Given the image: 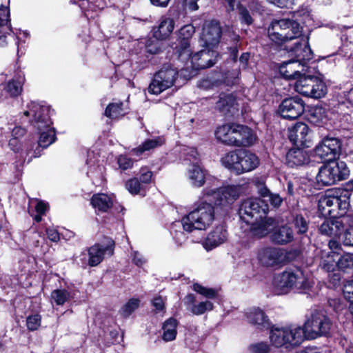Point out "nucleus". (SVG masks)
Masks as SVG:
<instances>
[{
  "label": "nucleus",
  "mask_w": 353,
  "mask_h": 353,
  "mask_svg": "<svg viewBox=\"0 0 353 353\" xmlns=\"http://www.w3.org/2000/svg\"><path fill=\"white\" fill-rule=\"evenodd\" d=\"M122 106V103H112L109 104L105 110V115L112 119H118L123 117L125 112Z\"/></svg>",
  "instance_id": "obj_37"
},
{
  "label": "nucleus",
  "mask_w": 353,
  "mask_h": 353,
  "mask_svg": "<svg viewBox=\"0 0 353 353\" xmlns=\"http://www.w3.org/2000/svg\"><path fill=\"white\" fill-rule=\"evenodd\" d=\"M337 265L343 271L353 268V257L351 254H345L339 259Z\"/></svg>",
  "instance_id": "obj_50"
},
{
  "label": "nucleus",
  "mask_w": 353,
  "mask_h": 353,
  "mask_svg": "<svg viewBox=\"0 0 353 353\" xmlns=\"http://www.w3.org/2000/svg\"><path fill=\"white\" fill-rule=\"evenodd\" d=\"M292 224L298 234H304L308 231L310 221L307 216L296 214L293 216Z\"/></svg>",
  "instance_id": "obj_35"
},
{
  "label": "nucleus",
  "mask_w": 353,
  "mask_h": 353,
  "mask_svg": "<svg viewBox=\"0 0 353 353\" xmlns=\"http://www.w3.org/2000/svg\"><path fill=\"white\" fill-rule=\"evenodd\" d=\"M174 22L172 19L162 17L159 25L154 30V37L159 40L165 39L172 32Z\"/></svg>",
  "instance_id": "obj_28"
},
{
  "label": "nucleus",
  "mask_w": 353,
  "mask_h": 353,
  "mask_svg": "<svg viewBox=\"0 0 353 353\" xmlns=\"http://www.w3.org/2000/svg\"><path fill=\"white\" fill-rule=\"evenodd\" d=\"M214 220V207L207 202H201L182 219L181 223L183 230L190 232L194 230L207 229L212 225Z\"/></svg>",
  "instance_id": "obj_4"
},
{
  "label": "nucleus",
  "mask_w": 353,
  "mask_h": 353,
  "mask_svg": "<svg viewBox=\"0 0 353 353\" xmlns=\"http://www.w3.org/2000/svg\"><path fill=\"white\" fill-rule=\"evenodd\" d=\"M309 133L308 126L301 122L295 123L289 129V139L294 144L305 146Z\"/></svg>",
  "instance_id": "obj_20"
},
{
  "label": "nucleus",
  "mask_w": 353,
  "mask_h": 353,
  "mask_svg": "<svg viewBox=\"0 0 353 353\" xmlns=\"http://www.w3.org/2000/svg\"><path fill=\"white\" fill-rule=\"evenodd\" d=\"M330 327L331 322L329 318L321 312H315L312 314L302 327L303 341L305 339H314L326 335Z\"/></svg>",
  "instance_id": "obj_10"
},
{
  "label": "nucleus",
  "mask_w": 353,
  "mask_h": 353,
  "mask_svg": "<svg viewBox=\"0 0 353 353\" xmlns=\"http://www.w3.org/2000/svg\"><path fill=\"white\" fill-rule=\"evenodd\" d=\"M203 194L209 201L214 205H223L239 198L241 194V188L240 186L231 185L220 189H205Z\"/></svg>",
  "instance_id": "obj_11"
},
{
  "label": "nucleus",
  "mask_w": 353,
  "mask_h": 353,
  "mask_svg": "<svg viewBox=\"0 0 353 353\" xmlns=\"http://www.w3.org/2000/svg\"><path fill=\"white\" fill-rule=\"evenodd\" d=\"M46 131L41 133L38 141L39 147L46 148L52 144L55 140V132L54 129L48 127Z\"/></svg>",
  "instance_id": "obj_42"
},
{
  "label": "nucleus",
  "mask_w": 353,
  "mask_h": 353,
  "mask_svg": "<svg viewBox=\"0 0 353 353\" xmlns=\"http://www.w3.org/2000/svg\"><path fill=\"white\" fill-rule=\"evenodd\" d=\"M140 173V180L141 181V184L144 185V184H148L151 181L152 176V172L151 171L148 170L146 168H142L141 169Z\"/></svg>",
  "instance_id": "obj_57"
},
{
  "label": "nucleus",
  "mask_w": 353,
  "mask_h": 353,
  "mask_svg": "<svg viewBox=\"0 0 353 353\" xmlns=\"http://www.w3.org/2000/svg\"><path fill=\"white\" fill-rule=\"evenodd\" d=\"M127 190L132 194H140L144 196L145 190L143 184H141L137 178L129 179L125 183Z\"/></svg>",
  "instance_id": "obj_43"
},
{
  "label": "nucleus",
  "mask_w": 353,
  "mask_h": 353,
  "mask_svg": "<svg viewBox=\"0 0 353 353\" xmlns=\"http://www.w3.org/2000/svg\"><path fill=\"white\" fill-rule=\"evenodd\" d=\"M114 243L110 240L106 246L101 244H95L88 249V265L94 267L99 265L103 259L105 252L108 251L109 254H113V248Z\"/></svg>",
  "instance_id": "obj_19"
},
{
  "label": "nucleus",
  "mask_w": 353,
  "mask_h": 353,
  "mask_svg": "<svg viewBox=\"0 0 353 353\" xmlns=\"http://www.w3.org/2000/svg\"><path fill=\"white\" fill-rule=\"evenodd\" d=\"M37 205H35V210L37 214H44L48 209V204L42 201L35 200Z\"/></svg>",
  "instance_id": "obj_62"
},
{
  "label": "nucleus",
  "mask_w": 353,
  "mask_h": 353,
  "mask_svg": "<svg viewBox=\"0 0 353 353\" xmlns=\"http://www.w3.org/2000/svg\"><path fill=\"white\" fill-rule=\"evenodd\" d=\"M273 286L276 294H283L292 288L307 290L310 288V282L300 270L285 271L274 276Z\"/></svg>",
  "instance_id": "obj_5"
},
{
  "label": "nucleus",
  "mask_w": 353,
  "mask_h": 353,
  "mask_svg": "<svg viewBox=\"0 0 353 353\" xmlns=\"http://www.w3.org/2000/svg\"><path fill=\"white\" fill-rule=\"evenodd\" d=\"M188 179L192 185L201 187L205 181V172L198 165H192L188 171Z\"/></svg>",
  "instance_id": "obj_31"
},
{
  "label": "nucleus",
  "mask_w": 353,
  "mask_h": 353,
  "mask_svg": "<svg viewBox=\"0 0 353 353\" xmlns=\"http://www.w3.org/2000/svg\"><path fill=\"white\" fill-rule=\"evenodd\" d=\"M326 110L321 106H314L309 111L308 119L310 122L319 124L326 118Z\"/></svg>",
  "instance_id": "obj_41"
},
{
  "label": "nucleus",
  "mask_w": 353,
  "mask_h": 353,
  "mask_svg": "<svg viewBox=\"0 0 353 353\" xmlns=\"http://www.w3.org/2000/svg\"><path fill=\"white\" fill-rule=\"evenodd\" d=\"M285 27L283 19L272 21L268 30L269 38L278 44L285 42Z\"/></svg>",
  "instance_id": "obj_27"
},
{
  "label": "nucleus",
  "mask_w": 353,
  "mask_h": 353,
  "mask_svg": "<svg viewBox=\"0 0 353 353\" xmlns=\"http://www.w3.org/2000/svg\"><path fill=\"white\" fill-rule=\"evenodd\" d=\"M350 192L345 189L336 190L332 194L320 198L319 210L323 216L332 218L347 217L345 214L350 207Z\"/></svg>",
  "instance_id": "obj_1"
},
{
  "label": "nucleus",
  "mask_w": 353,
  "mask_h": 353,
  "mask_svg": "<svg viewBox=\"0 0 353 353\" xmlns=\"http://www.w3.org/2000/svg\"><path fill=\"white\" fill-rule=\"evenodd\" d=\"M343 294L350 302L353 301V281H348L344 284Z\"/></svg>",
  "instance_id": "obj_56"
},
{
  "label": "nucleus",
  "mask_w": 353,
  "mask_h": 353,
  "mask_svg": "<svg viewBox=\"0 0 353 353\" xmlns=\"http://www.w3.org/2000/svg\"><path fill=\"white\" fill-rule=\"evenodd\" d=\"M213 310V303L209 301H202L189 307L190 311L194 315H201L207 311Z\"/></svg>",
  "instance_id": "obj_45"
},
{
  "label": "nucleus",
  "mask_w": 353,
  "mask_h": 353,
  "mask_svg": "<svg viewBox=\"0 0 353 353\" xmlns=\"http://www.w3.org/2000/svg\"><path fill=\"white\" fill-rule=\"evenodd\" d=\"M152 305L157 311H162L164 309V301L161 296H156L152 300Z\"/></svg>",
  "instance_id": "obj_60"
},
{
  "label": "nucleus",
  "mask_w": 353,
  "mask_h": 353,
  "mask_svg": "<svg viewBox=\"0 0 353 353\" xmlns=\"http://www.w3.org/2000/svg\"><path fill=\"white\" fill-rule=\"evenodd\" d=\"M256 141L253 131L248 126L235 124L234 147H249Z\"/></svg>",
  "instance_id": "obj_17"
},
{
  "label": "nucleus",
  "mask_w": 353,
  "mask_h": 353,
  "mask_svg": "<svg viewBox=\"0 0 353 353\" xmlns=\"http://www.w3.org/2000/svg\"><path fill=\"white\" fill-rule=\"evenodd\" d=\"M307 154L300 149H292L286 154V164L291 168L300 166L307 161Z\"/></svg>",
  "instance_id": "obj_29"
},
{
  "label": "nucleus",
  "mask_w": 353,
  "mask_h": 353,
  "mask_svg": "<svg viewBox=\"0 0 353 353\" xmlns=\"http://www.w3.org/2000/svg\"><path fill=\"white\" fill-rule=\"evenodd\" d=\"M26 133V130L20 126L15 127L12 131V137L20 139L23 137Z\"/></svg>",
  "instance_id": "obj_61"
},
{
  "label": "nucleus",
  "mask_w": 353,
  "mask_h": 353,
  "mask_svg": "<svg viewBox=\"0 0 353 353\" xmlns=\"http://www.w3.org/2000/svg\"><path fill=\"white\" fill-rule=\"evenodd\" d=\"M235 123L219 126L215 130L216 139L224 145L234 147Z\"/></svg>",
  "instance_id": "obj_26"
},
{
  "label": "nucleus",
  "mask_w": 353,
  "mask_h": 353,
  "mask_svg": "<svg viewBox=\"0 0 353 353\" xmlns=\"http://www.w3.org/2000/svg\"><path fill=\"white\" fill-rule=\"evenodd\" d=\"M270 3L279 8H291L294 4V0H268Z\"/></svg>",
  "instance_id": "obj_59"
},
{
  "label": "nucleus",
  "mask_w": 353,
  "mask_h": 353,
  "mask_svg": "<svg viewBox=\"0 0 353 353\" xmlns=\"http://www.w3.org/2000/svg\"><path fill=\"white\" fill-rule=\"evenodd\" d=\"M269 339L270 344L277 348L289 349L296 347L303 341L302 326H272L270 331Z\"/></svg>",
  "instance_id": "obj_3"
},
{
  "label": "nucleus",
  "mask_w": 353,
  "mask_h": 353,
  "mask_svg": "<svg viewBox=\"0 0 353 353\" xmlns=\"http://www.w3.org/2000/svg\"><path fill=\"white\" fill-rule=\"evenodd\" d=\"M248 321L257 329L265 330L270 326V322L265 312L259 308H253L247 314Z\"/></svg>",
  "instance_id": "obj_24"
},
{
  "label": "nucleus",
  "mask_w": 353,
  "mask_h": 353,
  "mask_svg": "<svg viewBox=\"0 0 353 353\" xmlns=\"http://www.w3.org/2000/svg\"><path fill=\"white\" fill-rule=\"evenodd\" d=\"M341 241L346 246H353V227L345 229L341 235Z\"/></svg>",
  "instance_id": "obj_54"
},
{
  "label": "nucleus",
  "mask_w": 353,
  "mask_h": 353,
  "mask_svg": "<svg viewBox=\"0 0 353 353\" xmlns=\"http://www.w3.org/2000/svg\"><path fill=\"white\" fill-rule=\"evenodd\" d=\"M268 210V205L265 200L251 198L242 202L239 210V215L240 219L248 224L264 218Z\"/></svg>",
  "instance_id": "obj_9"
},
{
  "label": "nucleus",
  "mask_w": 353,
  "mask_h": 353,
  "mask_svg": "<svg viewBox=\"0 0 353 353\" xmlns=\"http://www.w3.org/2000/svg\"><path fill=\"white\" fill-rule=\"evenodd\" d=\"M179 71L171 63L163 64L157 71L148 87V92L153 94H159L164 90L172 87L178 78Z\"/></svg>",
  "instance_id": "obj_7"
},
{
  "label": "nucleus",
  "mask_w": 353,
  "mask_h": 353,
  "mask_svg": "<svg viewBox=\"0 0 353 353\" xmlns=\"http://www.w3.org/2000/svg\"><path fill=\"white\" fill-rule=\"evenodd\" d=\"M279 113L287 119H295L299 117L305 110V103L299 97L284 99L279 105Z\"/></svg>",
  "instance_id": "obj_15"
},
{
  "label": "nucleus",
  "mask_w": 353,
  "mask_h": 353,
  "mask_svg": "<svg viewBox=\"0 0 353 353\" xmlns=\"http://www.w3.org/2000/svg\"><path fill=\"white\" fill-rule=\"evenodd\" d=\"M215 54L212 50H201V61L196 62L195 70L205 69L212 66L215 61L212 57Z\"/></svg>",
  "instance_id": "obj_39"
},
{
  "label": "nucleus",
  "mask_w": 353,
  "mask_h": 353,
  "mask_svg": "<svg viewBox=\"0 0 353 353\" xmlns=\"http://www.w3.org/2000/svg\"><path fill=\"white\" fill-rule=\"evenodd\" d=\"M194 32V28L190 24L184 26L180 30V34L184 39L191 37Z\"/></svg>",
  "instance_id": "obj_58"
},
{
  "label": "nucleus",
  "mask_w": 353,
  "mask_h": 353,
  "mask_svg": "<svg viewBox=\"0 0 353 353\" xmlns=\"http://www.w3.org/2000/svg\"><path fill=\"white\" fill-rule=\"evenodd\" d=\"M41 317L39 314L29 316L26 319V325L30 331H34L41 326Z\"/></svg>",
  "instance_id": "obj_51"
},
{
  "label": "nucleus",
  "mask_w": 353,
  "mask_h": 353,
  "mask_svg": "<svg viewBox=\"0 0 353 353\" xmlns=\"http://www.w3.org/2000/svg\"><path fill=\"white\" fill-rule=\"evenodd\" d=\"M117 163L119 168L123 170L132 168L133 165L132 160L125 155H120L118 157Z\"/></svg>",
  "instance_id": "obj_55"
},
{
  "label": "nucleus",
  "mask_w": 353,
  "mask_h": 353,
  "mask_svg": "<svg viewBox=\"0 0 353 353\" xmlns=\"http://www.w3.org/2000/svg\"><path fill=\"white\" fill-rule=\"evenodd\" d=\"M257 257L260 263L266 267L281 265L286 260L285 252L275 247H265L260 249Z\"/></svg>",
  "instance_id": "obj_14"
},
{
  "label": "nucleus",
  "mask_w": 353,
  "mask_h": 353,
  "mask_svg": "<svg viewBox=\"0 0 353 353\" xmlns=\"http://www.w3.org/2000/svg\"><path fill=\"white\" fill-rule=\"evenodd\" d=\"M140 301L137 299H131L121 309L120 313L124 317L129 316L139 306Z\"/></svg>",
  "instance_id": "obj_47"
},
{
  "label": "nucleus",
  "mask_w": 353,
  "mask_h": 353,
  "mask_svg": "<svg viewBox=\"0 0 353 353\" xmlns=\"http://www.w3.org/2000/svg\"><path fill=\"white\" fill-rule=\"evenodd\" d=\"M295 90L305 97L314 99L323 97L327 93L325 83L315 76L302 74L294 83Z\"/></svg>",
  "instance_id": "obj_8"
},
{
  "label": "nucleus",
  "mask_w": 353,
  "mask_h": 353,
  "mask_svg": "<svg viewBox=\"0 0 353 353\" xmlns=\"http://www.w3.org/2000/svg\"><path fill=\"white\" fill-rule=\"evenodd\" d=\"M250 231L253 235L258 237H263L269 234L274 228V219L268 217L267 215L261 220L249 223Z\"/></svg>",
  "instance_id": "obj_21"
},
{
  "label": "nucleus",
  "mask_w": 353,
  "mask_h": 353,
  "mask_svg": "<svg viewBox=\"0 0 353 353\" xmlns=\"http://www.w3.org/2000/svg\"><path fill=\"white\" fill-rule=\"evenodd\" d=\"M70 298V293L66 290L59 289L52 292V300L59 305H63Z\"/></svg>",
  "instance_id": "obj_46"
},
{
  "label": "nucleus",
  "mask_w": 353,
  "mask_h": 353,
  "mask_svg": "<svg viewBox=\"0 0 353 353\" xmlns=\"http://www.w3.org/2000/svg\"><path fill=\"white\" fill-rule=\"evenodd\" d=\"M341 143L336 138H326L315 148V154L323 161H333L341 152Z\"/></svg>",
  "instance_id": "obj_12"
},
{
  "label": "nucleus",
  "mask_w": 353,
  "mask_h": 353,
  "mask_svg": "<svg viewBox=\"0 0 353 353\" xmlns=\"http://www.w3.org/2000/svg\"><path fill=\"white\" fill-rule=\"evenodd\" d=\"M350 170L343 161H331L322 165L316 176L317 182L323 185H331L336 182L346 179Z\"/></svg>",
  "instance_id": "obj_6"
},
{
  "label": "nucleus",
  "mask_w": 353,
  "mask_h": 353,
  "mask_svg": "<svg viewBox=\"0 0 353 353\" xmlns=\"http://www.w3.org/2000/svg\"><path fill=\"white\" fill-rule=\"evenodd\" d=\"M92 206L99 212H107L112 205V201L105 194H97L91 199Z\"/></svg>",
  "instance_id": "obj_33"
},
{
  "label": "nucleus",
  "mask_w": 353,
  "mask_h": 353,
  "mask_svg": "<svg viewBox=\"0 0 353 353\" xmlns=\"http://www.w3.org/2000/svg\"><path fill=\"white\" fill-rule=\"evenodd\" d=\"M32 114L34 117V125L41 130L50 127L51 121L49 117V108L38 103H32L31 107Z\"/></svg>",
  "instance_id": "obj_18"
},
{
  "label": "nucleus",
  "mask_w": 353,
  "mask_h": 353,
  "mask_svg": "<svg viewBox=\"0 0 353 353\" xmlns=\"http://www.w3.org/2000/svg\"><path fill=\"white\" fill-rule=\"evenodd\" d=\"M163 141L161 138L158 137L152 139L145 140L141 145L132 150V152L136 155L139 156L144 152L149 151L158 146L161 145Z\"/></svg>",
  "instance_id": "obj_36"
},
{
  "label": "nucleus",
  "mask_w": 353,
  "mask_h": 353,
  "mask_svg": "<svg viewBox=\"0 0 353 353\" xmlns=\"http://www.w3.org/2000/svg\"><path fill=\"white\" fill-rule=\"evenodd\" d=\"M177 321L174 318H170L163 324V339L165 341H171L176 336Z\"/></svg>",
  "instance_id": "obj_34"
},
{
  "label": "nucleus",
  "mask_w": 353,
  "mask_h": 353,
  "mask_svg": "<svg viewBox=\"0 0 353 353\" xmlns=\"http://www.w3.org/2000/svg\"><path fill=\"white\" fill-rule=\"evenodd\" d=\"M236 99L232 94L222 93L216 103V108L220 111L228 110L230 108L234 105Z\"/></svg>",
  "instance_id": "obj_38"
},
{
  "label": "nucleus",
  "mask_w": 353,
  "mask_h": 353,
  "mask_svg": "<svg viewBox=\"0 0 353 353\" xmlns=\"http://www.w3.org/2000/svg\"><path fill=\"white\" fill-rule=\"evenodd\" d=\"M350 217H330L320 225L319 231L322 234L328 236H339L345 230V228L350 225Z\"/></svg>",
  "instance_id": "obj_16"
},
{
  "label": "nucleus",
  "mask_w": 353,
  "mask_h": 353,
  "mask_svg": "<svg viewBox=\"0 0 353 353\" xmlns=\"http://www.w3.org/2000/svg\"><path fill=\"white\" fill-rule=\"evenodd\" d=\"M48 237L53 242H57L59 240V234L56 230L48 228L46 230Z\"/></svg>",
  "instance_id": "obj_64"
},
{
  "label": "nucleus",
  "mask_w": 353,
  "mask_h": 353,
  "mask_svg": "<svg viewBox=\"0 0 353 353\" xmlns=\"http://www.w3.org/2000/svg\"><path fill=\"white\" fill-rule=\"evenodd\" d=\"M9 11L6 7L0 8V45L6 42L5 30H9Z\"/></svg>",
  "instance_id": "obj_40"
},
{
  "label": "nucleus",
  "mask_w": 353,
  "mask_h": 353,
  "mask_svg": "<svg viewBox=\"0 0 353 353\" xmlns=\"http://www.w3.org/2000/svg\"><path fill=\"white\" fill-rule=\"evenodd\" d=\"M9 146L12 150L18 152L21 145L19 139L12 137L9 141Z\"/></svg>",
  "instance_id": "obj_63"
},
{
  "label": "nucleus",
  "mask_w": 353,
  "mask_h": 353,
  "mask_svg": "<svg viewBox=\"0 0 353 353\" xmlns=\"http://www.w3.org/2000/svg\"><path fill=\"white\" fill-rule=\"evenodd\" d=\"M285 27V42L293 39H299L303 32V28L296 21L289 19H283Z\"/></svg>",
  "instance_id": "obj_30"
},
{
  "label": "nucleus",
  "mask_w": 353,
  "mask_h": 353,
  "mask_svg": "<svg viewBox=\"0 0 353 353\" xmlns=\"http://www.w3.org/2000/svg\"><path fill=\"white\" fill-rule=\"evenodd\" d=\"M221 161L224 167L236 174L252 171L259 165L258 157L244 149L228 152L221 158Z\"/></svg>",
  "instance_id": "obj_2"
},
{
  "label": "nucleus",
  "mask_w": 353,
  "mask_h": 353,
  "mask_svg": "<svg viewBox=\"0 0 353 353\" xmlns=\"http://www.w3.org/2000/svg\"><path fill=\"white\" fill-rule=\"evenodd\" d=\"M227 238L226 230L223 226L214 228L207 236L203 243V247L210 250L223 243Z\"/></svg>",
  "instance_id": "obj_22"
},
{
  "label": "nucleus",
  "mask_w": 353,
  "mask_h": 353,
  "mask_svg": "<svg viewBox=\"0 0 353 353\" xmlns=\"http://www.w3.org/2000/svg\"><path fill=\"white\" fill-rule=\"evenodd\" d=\"M4 90L10 96L16 97L21 94L22 86L19 81L12 80L6 84V85L4 87Z\"/></svg>",
  "instance_id": "obj_48"
},
{
  "label": "nucleus",
  "mask_w": 353,
  "mask_h": 353,
  "mask_svg": "<svg viewBox=\"0 0 353 353\" xmlns=\"http://www.w3.org/2000/svg\"><path fill=\"white\" fill-rule=\"evenodd\" d=\"M193 290L197 293L209 299L214 298L216 294V292L214 289L205 288L198 283H194L193 285Z\"/></svg>",
  "instance_id": "obj_49"
},
{
  "label": "nucleus",
  "mask_w": 353,
  "mask_h": 353,
  "mask_svg": "<svg viewBox=\"0 0 353 353\" xmlns=\"http://www.w3.org/2000/svg\"><path fill=\"white\" fill-rule=\"evenodd\" d=\"M252 353H268L270 351V346L266 342H259L250 346Z\"/></svg>",
  "instance_id": "obj_52"
},
{
  "label": "nucleus",
  "mask_w": 353,
  "mask_h": 353,
  "mask_svg": "<svg viewBox=\"0 0 353 353\" xmlns=\"http://www.w3.org/2000/svg\"><path fill=\"white\" fill-rule=\"evenodd\" d=\"M221 30L219 24L214 21L204 23L200 37L201 45L203 47L212 49L220 41Z\"/></svg>",
  "instance_id": "obj_13"
},
{
  "label": "nucleus",
  "mask_w": 353,
  "mask_h": 353,
  "mask_svg": "<svg viewBox=\"0 0 353 353\" xmlns=\"http://www.w3.org/2000/svg\"><path fill=\"white\" fill-rule=\"evenodd\" d=\"M303 65L296 60L292 59L283 63L279 67L280 74L287 79H298L302 75L299 69Z\"/></svg>",
  "instance_id": "obj_23"
},
{
  "label": "nucleus",
  "mask_w": 353,
  "mask_h": 353,
  "mask_svg": "<svg viewBox=\"0 0 353 353\" xmlns=\"http://www.w3.org/2000/svg\"><path fill=\"white\" fill-rule=\"evenodd\" d=\"M294 239V233L292 229L283 225L276 229L272 234V240L278 244H285L291 242Z\"/></svg>",
  "instance_id": "obj_32"
},
{
  "label": "nucleus",
  "mask_w": 353,
  "mask_h": 353,
  "mask_svg": "<svg viewBox=\"0 0 353 353\" xmlns=\"http://www.w3.org/2000/svg\"><path fill=\"white\" fill-rule=\"evenodd\" d=\"M259 194L263 198H268V201L274 208H279L283 199L278 194H273L266 187H263L259 190Z\"/></svg>",
  "instance_id": "obj_44"
},
{
  "label": "nucleus",
  "mask_w": 353,
  "mask_h": 353,
  "mask_svg": "<svg viewBox=\"0 0 353 353\" xmlns=\"http://www.w3.org/2000/svg\"><path fill=\"white\" fill-rule=\"evenodd\" d=\"M238 9L241 23H245L246 25L252 24L253 22V19L251 15L250 14L248 10L242 6H239L238 7Z\"/></svg>",
  "instance_id": "obj_53"
},
{
  "label": "nucleus",
  "mask_w": 353,
  "mask_h": 353,
  "mask_svg": "<svg viewBox=\"0 0 353 353\" xmlns=\"http://www.w3.org/2000/svg\"><path fill=\"white\" fill-rule=\"evenodd\" d=\"M292 53L294 55L297 61L301 63V61H308L312 59V50L308 45V38L301 39V41H297L295 46L290 49Z\"/></svg>",
  "instance_id": "obj_25"
}]
</instances>
